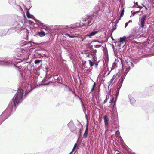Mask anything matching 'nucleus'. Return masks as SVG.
<instances>
[{
  "instance_id": "obj_28",
  "label": "nucleus",
  "mask_w": 154,
  "mask_h": 154,
  "mask_svg": "<svg viewBox=\"0 0 154 154\" xmlns=\"http://www.w3.org/2000/svg\"><path fill=\"white\" fill-rule=\"evenodd\" d=\"M101 46V45H94V47L96 48H98Z\"/></svg>"
},
{
  "instance_id": "obj_37",
  "label": "nucleus",
  "mask_w": 154,
  "mask_h": 154,
  "mask_svg": "<svg viewBox=\"0 0 154 154\" xmlns=\"http://www.w3.org/2000/svg\"><path fill=\"white\" fill-rule=\"evenodd\" d=\"M114 97L112 98V100H111L110 102V103L111 102H114Z\"/></svg>"
},
{
  "instance_id": "obj_7",
  "label": "nucleus",
  "mask_w": 154,
  "mask_h": 154,
  "mask_svg": "<svg viewBox=\"0 0 154 154\" xmlns=\"http://www.w3.org/2000/svg\"><path fill=\"white\" fill-rule=\"evenodd\" d=\"M131 37L130 36L127 37V38L125 36H123L122 37H121L120 38V41L119 42V44L118 45V46L119 47H121L122 46L121 45L124 44L122 46V47H123L126 44V39H129Z\"/></svg>"
},
{
  "instance_id": "obj_34",
  "label": "nucleus",
  "mask_w": 154,
  "mask_h": 154,
  "mask_svg": "<svg viewBox=\"0 0 154 154\" xmlns=\"http://www.w3.org/2000/svg\"><path fill=\"white\" fill-rule=\"evenodd\" d=\"M0 65L3 66V61L0 60Z\"/></svg>"
},
{
  "instance_id": "obj_40",
  "label": "nucleus",
  "mask_w": 154,
  "mask_h": 154,
  "mask_svg": "<svg viewBox=\"0 0 154 154\" xmlns=\"http://www.w3.org/2000/svg\"><path fill=\"white\" fill-rule=\"evenodd\" d=\"M19 8H21V10L22 11V9L21 8V7H20V6H19Z\"/></svg>"
},
{
  "instance_id": "obj_10",
  "label": "nucleus",
  "mask_w": 154,
  "mask_h": 154,
  "mask_svg": "<svg viewBox=\"0 0 154 154\" xmlns=\"http://www.w3.org/2000/svg\"><path fill=\"white\" fill-rule=\"evenodd\" d=\"M24 8L25 9H26V10H27V11H26V15H27V17L28 18H31L32 19H33L34 18V16L33 15L30 14L29 11H28V10L31 8V6H30V5L29 6V7L28 8H27L26 7V6H25V5H24Z\"/></svg>"
},
{
  "instance_id": "obj_35",
  "label": "nucleus",
  "mask_w": 154,
  "mask_h": 154,
  "mask_svg": "<svg viewBox=\"0 0 154 154\" xmlns=\"http://www.w3.org/2000/svg\"><path fill=\"white\" fill-rule=\"evenodd\" d=\"M109 98V95H107L106 96V99H108Z\"/></svg>"
},
{
  "instance_id": "obj_27",
  "label": "nucleus",
  "mask_w": 154,
  "mask_h": 154,
  "mask_svg": "<svg viewBox=\"0 0 154 154\" xmlns=\"http://www.w3.org/2000/svg\"><path fill=\"white\" fill-rule=\"evenodd\" d=\"M87 35H85L84 36V38H81V41H84L86 39V37H87Z\"/></svg>"
},
{
  "instance_id": "obj_3",
  "label": "nucleus",
  "mask_w": 154,
  "mask_h": 154,
  "mask_svg": "<svg viewBox=\"0 0 154 154\" xmlns=\"http://www.w3.org/2000/svg\"><path fill=\"white\" fill-rule=\"evenodd\" d=\"M127 65L128 66V67H126L124 66H122V75L121 78L120 79L118 82V85L117 86V91L119 92L120 89L121 88L122 85L123 80L124 79L126 75L130 70V68L131 66H133V64L131 62H130L129 63L126 61Z\"/></svg>"
},
{
  "instance_id": "obj_26",
  "label": "nucleus",
  "mask_w": 154,
  "mask_h": 154,
  "mask_svg": "<svg viewBox=\"0 0 154 154\" xmlns=\"http://www.w3.org/2000/svg\"><path fill=\"white\" fill-rule=\"evenodd\" d=\"M124 14V10L123 9L122 10V11L121 12V17H122L123 16Z\"/></svg>"
},
{
  "instance_id": "obj_8",
  "label": "nucleus",
  "mask_w": 154,
  "mask_h": 154,
  "mask_svg": "<svg viewBox=\"0 0 154 154\" xmlns=\"http://www.w3.org/2000/svg\"><path fill=\"white\" fill-rule=\"evenodd\" d=\"M94 16L93 17L91 16L88 17L87 18L83 19V22H87L85 24H86L87 25H91L92 20L94 18Z\"/></svg>"
},
{
  "instance_id": "obj_25",
  "label": "nucleus",
  "mask_w": 154,
  "mask_h": 154,
  "mask_svg": "<svg viewBox=\"0 0 154 154\" xmlns=\"http://www.w3.org/2000/svg\"><path fill=\"white\" fill-rule=\"evenodd\" d=\"M143 7H145V10H146V12H143V11H142V12L143 14H146L147 13V8L144 5H143Z\"/></svg>"
},
{
  "instance_id": "obj_9",
  "label": "nucleus",
  "mask_w": 154,
  "mask_h": 154,
  "mask_svg": "<svg viewBox=\"0 0 154 154\" xmlns=\"http://www.w3.org/2000/svg\"><path fill=\"white\" fill-rule=\"evenodd\" d=\"M103 120L105 126V132H106L107 131L108 128L109 118L108 116L106 115L104 116L103 117Z\"/></svg>"
},
{
  "instance_id": "obj_42",
  "label": "nucleus",
  "mask_w": 154,
  "mask_h": 154,
  "mask_svg": "<svg viewBox=\"0 0 154 154\" xmlns=\"http://www.w3.org/2000/svg\"><path fill=\"white\" fill-rule=\"evenodd\" d=\"M93 22H94V20H93Z\"/></svg>"
},
{
  "instance_id": "obj_15",
  "label": "nucleus",
  "mask_w": 154,
  "mask_h": 154,
  "mask_svg": "<svg viewBox=\"0 0 154 154\" xmlns=\"http://www.w3.org/2000/svg\"><path fill=\"white\" fill-rule=\"evenodd\" d=\"M88 125H86V129L85 130V132L84 133V134L83 135V137L84 138H86L87 137L88 134Z\"/></svg>"
},
{
  "instance_id": "obj_43",
  "label": "nucleus",
  "mask_w": 154,
  "mask_h": 154,
  "mask_svg": "<svg viewBox=\"0 0 154 154\" xmlns=\"http://www.w3.org/2000/svg\"><path fill=\"white\" fill-rule=\"evenodd\" d=\"M93 22H94V20H93Z\"/></svg>"
},
{
  "instance_id": "obj_5",
  "label": "nucleus",
  "mask_w": 154,
  "mask_h": 154,
  "mask_svg": "<svg viewBox=\"0 0 154 154\" xmlns=\"http://www.w3.org/2000/svg\"><path fill=\"white\" fill-rule=\"evenodd\" d=\"M17 18L20 20H18L16 23V26L14 27L15 29L16 30H17L21 29V30H23L24 31L26 32V35L27 37L28 34L29 33V30L31 29L28 26H24L23 21L24 20L21 19V18L20 17H17Z\"/></svg>"
},
{
  "instance_id": "obj_33",
  "label": "nucleus",
  "mask_w": 154,
  "mask_h": 154,
  "mask_svg": "<svg viewBox=\"0 0 154 154\" xmlns=\"http://www.w3.org/2000/svg\"><path fill=\"white\" fill-rule=\"evenodd\" d=\"M118 62V61L117 60H116V59H115V62L113 64V65H115V64H116V63Z\"/></svg>"
},
{
  "instance_id": "obj_36",
  "label": "nucleus",
  "mask_w": 154,
  "mask_h": 154,
  "mask_svg": "<svg viewBox=\"0 0 154 154\" xmlns=\"http://www.w3.org/2000/svg\"><path fill=\"white\" fill-rule=\"evenodd\" d=\"M136 5H137V7H138V8H140V9H141V8H142V7H140V6H138V4H137V2L136 3Z\"/></svg>"
},
{
  "instance_id": "obj_22",
  "label": "nucleus",
  "mask_w": 154,
  "mask_h": 154,
  "mask_svg": "<svg viewBox=\"0 0 154 154\" xmlns=\"http://www.w3.org/2000/svg\"><path fill=\"white\" fill-rule=\"evenodd\" d=\"M66 35L68 37H69L70 38H74V37H75V36H72V35H70L69 34H66Z\"/></svg>"
},
{
  "instance_id": "obj_30",
  "label": "nucleus",
  "mask_w": 154,
  "mask_h": 154,
  "mask_svg": "<svg viewBox=\"0 0 154 154\" xmlns=\"http://www.w3.org/2000/svg\"><path fill=\"white\" fill-rule=\"evenodd\" d=\"M27 45H28V46L29 47H31L32 46V44H31V42H30L28 43Z\"/></svg>"
},
{
  "instance_id": "obj_1",
  "label": "nucleus",
  "mask_w": 154,
  "mask_h": 154,
  "mask_svg": "<svg viewBox=\"0 0 154 154\" xmlns=\"http://www.w3.org/2000/svg\"><path fill=\"white\" fill-rule=\"evenodd\" d=\"M30 87L29 85L27 84L25 87L24 90L22 89L18 90L17 93L13 98L12 101H11L7 108L0 116V125L7 118L8 114L12 112L13 111L15 110L16 106L20 103L23 100L22 97L24 91H26Z\"/></svg>"
},
{
  "instance_id": "obj_44",
  "label": "nucleus",
  "mask_w": 154,
  "mask_h": 154,
  "mask_svg": "<svg viewBox=\"0 0 154 154\" xmlns=\"http://www.w3.org/2000/svg\"><path fill=\"white\" fill-rule=\"evenodd\" d=\"M115 102H116V100L115 101L114 103H115Z\"/></svg>"
},
{
  "instance_id": "obj_13",
  "label": "nucleus",
  "mask_w": 154,
  "mask_h": 154,
  "mask_svg": "<svg viewBox=\"0 0 154 154\" xmlns=\"http://www.w3.org/2000/svg\"><path fill=\"white\" fill-rule=\"evenodd\" d=\"M36 35L40 37H42L45 36V34L44 31H40L39 32H37L36 33Z\"/></svg>"
},
{
  "instance_id": "obj_24",
  "label": "nucleus",
  "mask_w": 154,
  "mask_h": 154,
  "mask_svg": "<svg viewBox=\"0 0 154 154\" xmlns=\"http://www.w3.org/2000/svg\"><path fill=\"white\" fill-rule=\"evenodd\" d=\"M77 146V143H75L74 145V146L73 148V149L72 150V152L73 151L76 149V147Z\"/></svg>"
},
{
  "instance_id": "obj_32",
  "label": "nucleus",
  "mask_w": 154,
  "mask_h": 154,
  "mask_svg": "<svg viewBox=\"0 0 154 154\" xmlns=\"http://www.w3.org/2000/svg\"><path fill=\"white\" fill-rule=\"evenodd\" d=\"M129 22H127L125 23V27H126L127 26H128V24Z\"/></svg>"
},
{
  "instance_id": "obj_20",
  "label": "nucleus",
  "mask_w": 154,
  "mask_h": 154,
  "mask_svg": "<svg viewBox=\"0 0 154 154\" xmlns=\"http://www.w3.org/2000/svg\"><path fill=\"white\" fill-rule=\"evenodd\" d=\"M42 27L43 29H44L46 31H48V28L45 25L43 24V25H42Z\"/></svg>"
},
{
  "instance_id": "obj_17",
  "label": "nucleus",
  "mask_w": 154,
  "mask_h": 154,
  "mask_svg": "<svg viewBox=\"0 0 154 154\" xmlns=\"http://www.w3.org/2000/svg\"><path fill=\"white\" fill-rule=\"evenodd\" d=\"M128 97L131 101V104H133L135 103V100L131 95H129Z\"/></svg>"
},
{
  "instance_id": "obj_16",
  "label": "nucleus",
  "mask_w": 154,
  "mask_h": 154,
  "mask_svg": "<svg viewBox=\"0 0 154 154\" xmlns=\"http://www.w3.org/2000/svg\"><path fill=\"white\" fill-rule=\"evenodd\" d=\"M117 75H118V73H117L116 74V75L115 76V75H114L112 77V78L111 79L110 81V82H109V85H112L114 83V79H115V77Z\"/></svg>"
},
{
  "instance_id": "obj_11",
  "label": "nucleus",
  "mask_w": 154,
  "mask_h": 154,
  "mask_svg": "<svg viewBox=\"0 0 154 154\" xmlns=\"http://www.w3.org/2000/svg\"><path fill=\"white\" fill-rule=\"evenodd\" d=\"M82 26H83V25H81L80 23L79 24V23H76L75 24L70 25L69 27H68V26H65V27H66V28H69L70 29H72L76 27H81Z\"/></svg>"
},
{
  "instance_id": "obj_21",
  "label": "nucleus",
  "mask_w": 154,
  "mask_h": 154,
  "mask_svg": "<svg viewBox=\"0 0 154 154\" xmlns=\"http://www.w3.org/2000/svg\"><path fill=\"white\" fill-rule=\"evenodd\" d=\"M41 61H42L41 60L36 59L34 61V63L35 64H39L40 62Z\"/></svg>"
},
{
  "instance_id": "obj_4",
  "label": "nucleus",
  "mask_w": 154,
  "mask_h": 154,
  "mask_svg": "<svg viewBox=\"0 0 154 154\" xmlns=\"http://www.w3.org/2000/svg\"><path fill=\"white\" fill-rule=\"evenodd\" d=\"M127 65L128 66V67H126L124 66H122V75L121 78L120 79L118 82V85L117 86V91L119 92L120 89L121 88L122 85L123 80L124 79L126 75L130 70V68L131 66H133V64L131 62H130L129 63L126 61Z\"/></svg>"
},
{
  "instance_id": "obj_23",
  "label": "nucleus",
  "mask_w": 154,
  "mask_h": 154,
  "mask_svg": "<svg viewBox=\"0 0 154 154\" xmlns=\"http://www.w3.org/2000/svg\"><path fill=\"white\" fill-rule=\"evenodd\" d=\"M17 70L20 72V75H22V73L21 72L23 71V69L20 68L19 69H18Z\"/></svg>"
},
{
  "instance_id": "obj_2",
  "label": "nucleus",
  "mask_w": 154,
  "mask_h": 154,
  "mask_svg": "<svg viewBox=\"0 0 154 154\" xmlns=\"http://www.w3.org/2000/svg\"><path fill=\"white\" fill-rule=\"evenodd\" d=\"M146 17V15L143 16L141 18H139V25L140 27L138 28L135 27L132 29V35L135 37H137L140 35L142 33V29L141 28H143L145 26V21Z\"/></svg>"
},
{
  "instance_id": "obj_39",
  "label": "nucleus",
  "mask_w": 154,
  "mask_h": 154,
  "mask_svg": "<svg viewBox=\"0 0 154 154\" xmlns=\"http://www.w3.org/2000/svg\"><path fill=\"white\" fill-rule=\"evenodd\" d=\"M98 11H97V12H96V14H98Z\"/></svg>"
},
{
  "instance_id": "obj_12",
  "label": "nucleus",
  "mask_w": 154,
  "mask_h": 154,
  "mask_svg": "<svg viewBox=\"0 0 154 154\" xmlns=\"http://www.w3.org/2000/svg\"><path fill=\"white\" fill-rule=\"evenodd\" d=\"M68 125L69 126L70 131L72 132H73L75 128V125L72 122H70L69 123Z\"/></svg>"
},
{
  "instance_id": "obj_19",
  "label": "nucleus",
  "mask_w": 154,
  "mask_h": 154,
  "mask_svg": "<svg viewBox=\"0 0 154 154\" xmlns=\"http://www.w3.org/2000/svg\"><path fill=\"white\" fill-rule=\"evenodd\" d=\"M116 136L119 138H120V139L122 140V139L121 138V137L120 136V134L119 133V130H117L116 131Z\"/></svg>"
},
{
  "instance_id": "obj_31",
  "label": "nucleus",
  "mask_w": 154,
  "mask_h": 154,
  "mask_svg": "<svg viewBox=\"0 0 154 154\" xmlns=\"http://www.w3.org/2000/svg\"><path fill=\"white\" fill-rule=\"evenodd\" d=\"M89 64L91 66H93L92 63L91 61H89Z\"/></svg>"
},
{
  "instance_id": "obj_6",
  "label": "nucleus",
  "mask_w": 154,
  "mask_h": 154,
  "mask_svg": "<svg viewBox=\"0 0 154 154\" xmlns=\"http://www.w3.org/2000/svg\"><path fill=\"white\" fill-rule=\"evenodd\" d=\"M107 3H101L100 9L103 11L106 12L108 10H109V12L110 13L111 11H110L109 8V6L107 5Z\"/></svg>"
},
{
  "instance_id": "obj_38",
  "label": "nucleus",
  "mask_w": 154,
  "mask_h": 154,
  "mask_svg": "<svg viewBox=\"0 0 154 154\" xmlns=\"http://www.w3.org/2000/svg\"><path fill=\"white\" fill-rule=\"evenodd\" d=\"M107 99H106L104 101V103H105L107 101Z\"/></svg>"
},
{
  "instance_id": "obj_14",
  "label": "nucleus",
  "mask_w": 154,
  "mask_h": 154,
  "mask_svg": "<svg viewBox=\"0 0 154 154\" xmlns=\"http://www.w3.org/2000/svg\"><path fill=\"white\" fill-rule=\"evenodd\" d=\"M98 32L99 31H93L89 34L87 35V36L89 37L90 38H91L92 37L94 36L95 34H97Z\"/></svg>"
},
{
  "instance_id": "obj_29",
  "label": "nucleus",
  "mask_w": 154,
  "mask_h": 154,
  "mask_svg": "<svg viewBox=\"0 0 154 154\" xmlns=\"http://www.w3.org/2000/svg\"><path fill=\"white\" fill-rule=\"evenodd\" d=\"M94 88V84L93 85V87H92V88L91 89V92L93 91Z\"/></svg>"
},
{
  "instance_id": "obj_45",
  "label": "nucleus",
  "mask_w": 154,
  "mask_h": 154,
  "mask_svg": "<svg viewBox=\"0 0 154 154\" xmlns=\"http://www.w3.org/2000/svg\"><path fill=\"white\" fill-rule=\"evenodd\" d=\"M117 154H119V153H118Z\"/></svg>"
},
{
  "instance_id": "obj_18",
  "label": "nucleus",
  "mask_w": 154,
  "mask_h": 154,
  "mask_svg": "<svg viewBox=\"0 0 154 154\" xmlns=\"http://www.w3.org/2000/svg\"><path fill=\"white\" fill-rule=\"evenodd\" d=\"M35 21L36 24L38 26H40L41 25H43V23L41 22L40 21L38 20H35Z\"/></svg>"
},
{
  "instance_id": "obj_41",
  "label": "nucleus",
  "mask_w": 154,
  "mask_h": 154,
  "mask_svg": "<svg viewBox=\"0 0 154 154\" xmlns=\"http://www.w3.org/2000/svg\"><path fill=\"white\" fill-rule=\"evenodd\" d=\"M128 22H129V23L130 22H131V21L130 20Z\"/></svg>"
}]
</instances>
